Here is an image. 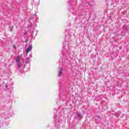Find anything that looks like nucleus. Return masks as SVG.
I'll return each mask as SVG.
<instances>
[{
    "instance_id": "f257e3e1",
    "label": "nucleus",
    "mask_w": 129,
    "mask_h": 129,
    "mask_svg": "<svg viewBox=\"0 0 129 129\" xmlns=\"http://www.w3.org/2000/svg\"><path fill=\"white\" fill-rule=\"evenodd\" d=\"M54 118L55 119L56 122L57 123H61L62 122V120L64 118V116L60 114V110H57L56 112Z\"/></svg>"
},
{
    "instance_id": "f03ea898",
    "label": "nucleus",
    "mask_w": 129,
    "mask_h": 129,
    "mask_svg": "<svg viewBox=\"0 0 129 129\" xmlns=\"http://www.w3.org/2000/svg\"><path fill=\"white\" fill-rule=\"evenodd\" d=\"M65 94H66V90L64 88H60L59 89V97L62 98Z\"/></svg>"
},
{
    "instance_id": "7ed1b4c3",
    "label": "nucleus",
    "mask_w": 129,
    "mask_h": 129,
    "mask_svg": "<svg viewBox=\"0 0 129 129\" xmlns=\"http://www.w3.org/2000/svg\"><path fill=\"white\" fill-rule=\"evenodd\" d=\"M58 77H61L62 76V73H63V68L60 67L58 68Z\"/></svg>"
},
{
    "instance_id": "20e7f679",
    "label": "nucleus",
    "mask_w": 129,
    "mask_h": 129,
    "mask_svg": "<svg viewBox=\"0 0 129 129\" xmlns=\"http://www.w3.org/2000/svg\"><path fill=\"white\" fill-rule=\"evenodd\" d=\"M32 49H33V46H32V45H29L28 48L26 50V56H28V54H29V52H30V51H32Z\"/></svg>"
},
{
    "instance_id": "39448f33",
    "label": "nucleus",
    "mask_w": 129,
    "mask_h": 129,
    "mask_svg": "<svg viewBox=\"0 0 129 129\" xmlns=\"http://www.w3.org/2000/svg\"><path fill=\"white\" fill-rule=\"evenodd\" d=\"M76 118L78 120H80V119H81V118H82V115H81V114H80V113H78L77 112L76 113Z\"/></svg>"
},
{
    "instance_id": "423d86ee",
    "label": "nucleus",
    "mask_w": 129,
    "mask_h": 129,
    "mask_svg": "<svg viewBox=\"0 0 129 129\" xmlns=\"http://www.w3.org/2000/svg\"><path fill=\"white\" fill-rule=\"evenodd\" d=\"M38 33H39L38 30H34L31 32V34H32L33 35H35V36H37V35H38Z\"/></svg>"
},
{
    "instance_id": "0eeeda50",
    "label": "nucleus",
    "mask_w": 129,
    "mask_h": 129,
    "mask_svg": "<svg viewBox=\"0 0 129 129\" xmlns=\"http://www.w3.org/2000/svg\"><path fill=\"white\" fill-rule=\"evenodd\" d=\"M21 67H22V62H18V70H21Z\"/></svg>"
},
{
    "instance_id": "6e6552de",
    "label": "nucleus",
    "mask_w": 129,
    "mask_h": 129,
    "mask_svg": "<svg viewBox=\"0 0 129 129\" xmlns=\"http://www.w3.org/2000/svg\"><path fill=\"white\" fill-rule=\"evenodd\" d=\"M16 61L18 62V63L21 62V58H20V56H18L17 58H16Z\"/></svg>"
},
{
    "instance_id": "1a4fd4ad",
    "label": "nucleus",
    "mask_w": 129,
    "mask_h": 129,
    "mask_svg": "<svg viewBox=\"0 0 129 129\" xmlns=\"http://www.w3.org/2000/svg\"><path fill=\"white\" fill-rule=\"evenodd\" d=\"M13 49H14L15 50H17V45H16V44H13Z\"/></svg>"
},
{
    "instance_id": "9d476101",
    "label": "nucleus",
    "mask_w": 129,
    "mask_h": 129,
    "mask_svg": "<svg viewBox=\"0 0 129 129\" xmlns=\"http://www.w3.org/2000/svg\"><path fill=\"white\" fill-rule=\"evenodd\" d=\"M10 30V32H13V31L14 30V26L11 27Z\"/></svg>"
},
{
    "instance_id": "9b49d317",
    "label": "nucleus",
    "mask_w": 129,
    "mask_h": 129,
    "mask_svg": "<svg viewBox=\"0 0 129 129\" xmlns=\"http://www.w3.org/2000/svg\"><path fill=\"white\" fill-rule=\"evenodd\" d=\"M68 43V42L65 41V42H64V45H65V44H67Z\"/></svg>"
},
{
    "instance_id": "f8f14e48",
    "label": "nucleus",
    "mask_w": 129,
    "mask_h": 129,
    "mask_svg": "<svg viewBox=\"0 0 129 129\" xmlns=\"http://www.w3.org/2000/svg\"><path fill=\"white\" fill-rule=\"evenodd\" d=\"M6 88H7V89H9V88H8V85L6 86Z\"/></svg>"
},
{
    "instance_id": "ddd939ff",
    "label": "nucleus",
    "mask_w": 129,
    "mask_h": 129,
    "mask_svg": "<svg viewBox=\"0 0 129 129\" xmlns=\"http://www.w3.org/2000/svg\"><path fill=\"white\" fill-rule=\"evenodd\" d=\"M27 60H30V57H28L27 58Z\"/></svg>"
},
{
    "instance_id": "4468645a",
    "label": "nucleus",
    "mask_w": 129,
    "mask_h": 129,
    "mask_svg": "<svg viewBox=\"0 0 129 129\" xmlns=\"http://www.w3.org/2000/svg\"><path fill=\"white\" fill-rule=\"evenodd\" d=\"M29 57H32V54H30L29 55Z\"/></svg>"
},
{
    "instance_id": "2eb2a0df",
    "label": "nucleus",
    "mask_w": 129,
    "mask_h": 129,
    "mask_svg": "<svg viewBox=\"0 0 129 129\" xmlns=\"http://www.w3.org/2000/svg\"><path fill=\"white\" fill-rule=\"evenodd\" d=\"M69 45H67V47H68Z\"/></svg>"
},
{
    "instance_id": "dca6fc26",
    "label": "nucleus",
    "mask_w": 129,
    "mask_h": 129,
    "mask_svg": "<svg viewBox=\"0 0 129 129\" xmlns=\"http://www.w3.org/2000/svg\"><path fill=\"white\" fill-rule=\"evenodd\" d=\"M66 46L64 45V48H65Z\"/></svg>"
}]
</instances>
